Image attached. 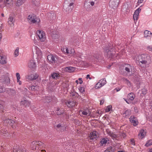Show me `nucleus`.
<instances>
[{"label": "nucleus", "instance_id": "44", "mask_svg": "<svg viewBox=\"0 0 152 152\" xmlns=\"http://www.w3.org/2000/svg\"><path fill=\"white\" fill-rule=\"evenodd\" d=\"M43 145V144L41 142H39L38 141H37V147H38L39 148V147H41V146H42V145Z\"/></svg>", "mask_w": 152, "mask_h": 152}, {"label": "nucleus", "instance_id": "21", "mask_svg": "<svg viewBox=\"0 0 152 152\" xmlns=\"http://www.w3.org/2000/svg\"><path fill=\"white\" fill-rule=\"evenodd\" d=\"M29 89L33 91H37L39 90V87L37 85H33L30 87Z\"/></svg>", "mask_w": 152, "mask_h": 152}, {"label": "nucleus", "instance_id": "5", "mask_svg": "<svg viewBox=\"0 0 152 152\" xmlns=\"http://www.w3.org/2000/svg\"><path fill=\"white\" fill-rule=\"evenodd\" d=\"M129 120L132 124L134 126H136L138 124V121L137 118L134 115L131 116L129 118Z\"/></svg>", "mask_w": 152, "mask_h": 152}, {"label": "nucleus", "instance_id": "34", "mask_svg": "<svg viewBox=\"0 0 152 152\" xmlns=\"http://www.w3.org/2000/svg\"><path fill=\"white\" fill-rule=\"evenodd\" d=\"M108 139L103 138L100 141V143L102 145H103L104 144H105L107 142Z\"/></svg>", "mask_w": 152, "mask_h": 152}, {"label": "nucleus", "instance_id": "49", "mask_svg": "<svg viewBox=\"0 0 152 152\" xmlns=\"http://www.w3.org/2000/svg\"><path fill=\"white\" fill-rule=\"evenodd\" d=\"M106 132H107V133L108 134V135L111 136L113 133V132H112V131H111L109 130H106Z\"/></svg>", "mask_w": 152, "mask_h": 152}, {"label": "nucleus", "instance_id": "16", "mask_svg": "<svg viewBox=\"0 0 152 152\" xmlns=\"http://www.w3.org/2000/svg\"><path fill=\"white\" fill-rule=\"evenodd\" d=\"M39 77V75L37 74H31L28 77V78L31 80H36Z\"/></svg>", "mask_w": 152, "mask_h": 152}, {"label": "nucleus", "instance_id": "52", "mask_svg": "<svg viewBox=\"0 0 152 152\" xmlns=\"http://www.w3.org/2000/svg\"><path fill=\"white\" fill-rule=\"evenodd\" d=\"M147 49L149 51H152V45H149L147 47Z\"/></svg>", "mask_w": 152, "mask_h": 152}, {"label": "nucleus", "instance_id": "7", "mask_svg": "<svg viewBox=\"0 0 152 152\" xmlns=\"http://www.w3.org/2000/svg\"><path fill=\"white\" fill-rule=\"evenodd\" d=\"M36 17L34 14L30 15L28 17V20L33 23H35L36 22Z\"/></svg>", "mask_w": 152, "mask_h": 152}, {"label": "nucleus", "instance_id": "54", "mask_svg": "<svg viewBox=\"0 0 152 152\" xmlns=\"http://www.w3.org/2000/svg\"><path fill=\"white\" fill-rule=\"evenodd\" d=\"M142 94L143 95H145L146 93V89L145 88H143L142 89Z\"/></svg>", "mask_w": 152, "mask_h": 152}, {"label": "nucleus", "instance_id": "53", "mask_svg": "<svg viewBox=\"0 0 152 152\" xmlns=\"http://www.w3.org/2000/svg\"><path fill=\"white\" fill-rule=\"evenodd\" d=\"M66 129V127L62 126L60 130L61 132H62L65 130Z\"/></svg>", "mask_w": 152, "mask_h": 152}, {"label": "nucleus", "instance_id": "48", "mask_svg": "<svg viewBox=\"0 0 152 152\" xmlns=\"http://www.w3.org/2000/svg\"><path fill=\"white\" fill-rule=\"evenodd\" d=\"M131 67L130 65H128L127 67H125V69L126 72H130L129 67Z\"/></svg>", "mask_w": 152, "mask_h": 152}, {"label": "nucleus", "instance_id": "58", "mask_svg": "<svg viewBox=\"0 0 152 152\" xmlns=\"http://www.w3.org/2000/svg\"><path fill=\"white\" fill-rule=\"evenodd\" d=\"M62 126L61 124H58L57 126H56V127L58 128H58H60V129L61 128V127H62Z\"/></svg>", "mask_w": 152, "mask_h": 152}, {"label": "nucleus", "instance_id": "15", "mask_svg": "<svg viewBox=\"0 0 152 152\" xmlns=\"http://www.w3.org/2000/svg\"><path fill=\"white\" fill-rule=\"evenodd\" d=\"M4 123L7 124L8 125L12 126L15 123V121L12 119H7L4 121Z\"/></svg>", "mask_w": 152, "mask_h": 152}, {"label": "nucleus", "instance_id": "46", "mask_svg": "<svg viewBox=\"0 0 152 152\" xmlns=\"http://www.w3.org/2000/svg\"><path fill=\"white\" fill-rule=\"evenodd\" d=\"M45 102L49 103L51 101V99L50 97L47 96L45 97Z\"/></svg>", "mask_w": 152, "mask_h": 152}, {"label": "nucleus", "instance_id": "35", "mask_svg": "<svg viewBox=\"0 0 152 152\" xmlns=\"http://www.w3.org/2000/svg\"><path fill=\"white\" fill-rule=\"evenodd\" d=\"M74 0H66V1L69 4V7L73 6V5L74 4Z\"/></svg>", "mask_w": 152, "mask_h": 152}, {"label": "nucleus", "instance_id": "63", "mask_svg": "<svg viewBox=\"0 0 152 152\" xmlns=\"http://www.w3.org/2000/svg\"><path fill=\"white\" fill-rule=\"evenodd\" d=\"M17 82L18 83L19 85H21L22 84V82L20 80V79H19V80H17Z\"/></svg>", "mask_w": 152, "mask_h": 152}, {"label": "nucleus", "instance_id": "3", "mask_svg": "<svg viewBox=\"0 0 152 152\" xmlns=\"http://www.w3.org/2000/svg\"><path fill=\"white\" fill-rule=\"evenodd\" d=\"M0 2L2 3L1 6L3 7L6 6L9 7L13 4V0H0Z\"/></svg>", "mask_w": 152, "mask_h": 152}, {"label": "nucleus", "instance_id": "36", "mask_svg": "<svg viewBox=\"0 0 152 152\" xmlns=\"http://www.w3.org/2000/svg\"><path fill=\"white\" fill-rule=\"evenodd\" d=\"M151 145H152V140L150 139L147 142L145 146L146 147H148Z\"/></svg>", "mask_w": 152, "mask_h": 152}, {"label": "nucleus", "instance_id": "29", "mask_svg": "<svg viewBox=\"0 0 152 152\" xmlns=\"http://www.w3.org/2000/svg\"><path fill=\"white\" fill-rule=\"evenodd\" d=\"M123 79L125 83L127 84L129 87H130L131 86V84L129 80L125 78H123Z\"/></svg>", "mask_w": 152, "mask_h": 152}, {"label": "nucleus", "instance_id": "9", "mask_svg": "<svg viewBox=\"0 0 152 152\" xmlns=\"http://www.w3.org/2000/svg\"><path fill=\"white\" fill-rule=\"evenodd\" d=\"M36 64L34 59L30 60L28 63V66L31 69H34L36 67Z\"/></svg>", "mask_w": 152, "mask_h": 152}, {"label": "nucleus", "instance_id": "37", "mask_svg": "<svg viewBox=\"0 0 152 152\" xmlns=\"http://www.w3.org/2000/svg\"><path fill=\"white\" fill-rule=\"evenodd\" d=\"M36 52L39 58H41L42 57V53L40 50L39 49L37 50Z\"/></svg>", "mask_w": 152, "mask_h": 152}, {"label": "nucleus", "instance_id": "2", "mask_svg": "<svg viewBox=\"0 0 152 152\" xmlns=\"http://www.w3.org/2000/svg\"><path fill=\"white\" fill-rule=\"evenodd\" d=\"M102 47L104 50V54L106 55L109 58H111L113 56V53L111 52L112 50H113V47H111L109 45L104 46L103 45H102Z\"/></svg>", "mask_w": 152, "mask_h": 152}, {"label": "nucleus", "instance_id": "41", "mask_svg": "<svg viewBox=\"0 0 152 152\" xmlns=\"http://www.w3.org/2000/svg\"><path fill=\"white\" fill-rule=\"evenodd\" d=\"M32 2L35 5L38 6L39 4V0H32Z\"/></svg>", "mask_w": 152, "mask_h": 152}, {"label": "nucleus", "instance_id": "20", "mask_svg": "<svg viewBox=\"0 0 152 152\" xmlns=\"http://www.w3.org/2000/svg\"><path fill=\"white\" fill-rule=\"evenodd\" d=\"M21 104L22 105H23L25 107H27L29 106L30 103L28 100H25L21 101Z\"/></svg>", "mask_w": 152, "mask_h": 152}, {"label": "nucleus", "instance_id": "61", "mask_svg": "<svg viewBox=\"0 0 152 152\" xmlns=\"http://www.w3.org/2000/svg\"><path fill=\"white\" fill-rule=\"evenodd\" d=\"M86 78L87 79H88V78H89V79H91V78L90 77V75L88 74L87 75Z\"/></svg>", "mask_w": 152, "mask_h": 152}, {"label": "nucleus", "instance_id": "30", "mask_svg": "<svg viewBox=\"0 0 152 152\" xmlns=\"http://www.w3.org/2000/svg\"><path fill=\"white\" fill-rule=\"evenodd\" d=\"M144 34L145 37H147L148 36H150V35L152 34V33L150 31L145 30L144 31Z\"/></svg>", "mask_w": 152, "mask_h": 152}, {"label": "nucleus", "instance_id": "4", "mask_svg": "<svg viewBox=\"0 0 152 152\" xmlns=\"http://www.w3.org/2000/svg\"><path fill=\"white\" fill-rule=\"evenodd\" d=\"M37 34L40 40L42 42L45 41V33L42 31L38 30Z\"/></svg>", "mask_w": 152, "mask_h": 152}, {"label": "nucleus", "instance_id": "45", "mask_svg": "<svg viewBox=\"0 0 152 152\" xmlns=\"http://www.w3.org/2000/svg\"><path fill=\"white\" fill-rule=\"evenodd\" d=\"M119 136H121V137L119 138L120 139V140L122 139L123 137V138H124L126 137V135L125 133H121V134H119Z\"/></svg>", "mask_w": 152, "mask_h": 152}, {"label": "nucleus", "instance_id": "56", "mask_svg": "<svg viewBox=\"0 0 152 152\" xmlns=\"http://www.w3.org/2000/svg\"><path fill=\"white\" fill-rule=\"evenodd\" d=\"M77 94V93L76 92H72V93H71V95L72 96H73L75 95H76V94Z\"/></svg>", "mask_w": 152, "mask_h": 152}, {"label": "nucleus", "instance_id": "47", "mask_svg": "<svg viewBox=\"0 0 152 152\" xmlns=\"http://www.w3.org/2000/svg\"><path fill=\"white\" fill-rule=\"evenodd\" d=\"M107 151H110L111 152H113L114 151V149L112 146L109 147L107 149Z\"/></svg>", "mask_w": 152, "mask_h": 152}, {"label": "nucleus", "instance_id": "10", "mask_svg": "<svg viewBox=\"0 0 152 152\" xmlns=\"http://www.w3.org/2000/svg\"><path fill=\"white\" fill-rule=\"evenodd\" d=\"M98 133L96 131H93L90 133L89 135V137L91 140L96 139L98 138Z\"/></svg>", "mask_w": 152, "mask_h": 152}, {"label": "nucleus", "instance_id": "60", "mask_svg": "<svg viewBox=\"0 0 152 152\" xmlns=\"http://www.w3.org/2000/svg\"><path fill=\"white\" fill-rule=\"evenodd\" d=\"M104 102V100L103 99H102L100 100V104H102Z\"/></svg>", "mask_w": 152, "mask_h": 152}, {"label": "nucleus", "instance_id": "1", "mask_svg": "<svg viewBox=\"0 0 152 152\" xmlns=\"http://www.w3.org/2000/svg\"><path fill=\"white\" fill-rule=\"evenodd\" d=\"M136 60L139 62V65L142 67L149 65L151 62L150 56L148 54H142L137 56Z\"/></svg>", "mask_w": 152, "mask_h": 152}, {"label": "nucleus", "instance_id": "50", "mask_svg": "<svg viewBox=\"0 0 152 152\" xmlns=\"http://www.w3.org/2000/svg\"><path fill=\"white\" fill-rule=\"evenodd\" d=\"M131 144L133 145H135V141L133 139H131L130 140Z\"/></svg>", "mask_w": 152, "mask_h": 152}, {"label": "nucleus", "instance_id": "28", "mask_svg": "<svg viewBox=\"0 0 152 152\" xmlns=\"http://www.w3.org/2000/svg\"><path fill=\"white\" fill-rule=\"evenodd\" d=\"M146 135V132L143 129H141L140 131V133L138 134L139 136H141L144 137Z\"/></svg>", "mask_w": 152, "mask_h": 152}, {"label": "nucleus", "instance_id": "32", "mask_svg": "<svg viewBox=\"0 0 152 152\" xmlns=\"http://www.w3.org/2000/svg\"><path fill=\"white\" fill-rule=\"evenodd\" d=\"M65 69L66 70L68 71L69 72H70L74 71L75 70L74 67L72 66L67 67L65 68Z\"/></svg>", "mask_w": 152, "mask_h": 152}, {"label": "nucleus", "instance_id": "38", "mask_svg": "<svg viewBox=\"0 0 152 152\" xmlns=\"http://www.w3.org/2000/svg\"><path fill=\"white\" fill-rule=\"evenodd\" d=\"M19 48L17 47L15 51L14 54L15 57H16L18 56L19 54Z\"/></svg>", "mask_w": 152, "mask_h": 152}, {"label": "nucleus", "instance_id": "8", "mask_svg": "<svg viewBox=\"0 0 152 152\" xmlns=\"http://www.w3.org/2000/svg\"><path fill=\"white\" fill-rule=\"evenodd\" d=\"M114 0H110L109 2V6L111 7L113 9H115L118 7L119 2H115Z\"/></svg>", "mask_w": 152, "mask_h": 152}, {"label": "nucleus", "instance_id": "6", "mask_svg": "<svg viewBox=\"0 0 152 152\" xmlns=\"http://www.w3.org/2000/svg\"><path fill=\"white\" fill-rule=\"evenodd\" d=\"M0 80L1 82H4L7 85L9 84L10 83V79L9 77L6 75H3L0 77Z\"/></svg>", "mask_w": 152, "mask_h": 152}, {"label": "nucleus", "instance_id": "31", "mask_svg": "<svg viewBox=\"0 0 152 152\" xmlns=\"http://www.w3.org/2000/svg\"><path fill=\"white\" fill-rule=\"evenodd\" d=\"M24 2V0H17L16 5L18 6H20Z\"/></svg>", "mask_w": 152, "mask_h": 152}, {"label": "nucleus", "instance_id": "17", "mask_svg": "<svg viewBox=\"0 0 152 152\" xmlns=\"http://www.w3.org/2000/svg\"><path fill=\"white\" fill-rule=\"evenodd\" d=\"M106 81L105 78L102 79L100 80L99 82L96 84V86H97L98 84H101V86L98 87L99 88H100L106 84Z\"/></svg>", "mask_w": 152, "mask_h": 152}, {"label": "nucleus", "instance_id": "33", "mask_svg": "<svg viewBox=\"0 0 152 152\" xmlns=\"http://www.w3.org/2000/svg\"><path fill=\"white\" fill-rule=\"evenodd\" d=\"M64 110L61 109H60L58 108L57 110L56 113L58 115H60L63 114L64 113Z\"/></svg>", "mask_w": 152, "mask_h": 152}, {"label": "nucleus", "instance_id": "39", "mask_svg": "<svg viewBox=\"0 0 152 152\" xmlns=\"http://www.w3.org/2000/svg\"><path fill=\"white\" fill-rule=\"evenodd\" d=\"M51 76L53 78L57 79L58 77V74L56 73H53L51 74Z\"/></svg>", "mask_w": 152, "mask_h": 152}, {"label": "nucleus", "instance_id": "42", "mask_svg": "<svg viewBox=\"0 0 152 152\" xmlns=\"http://www.w3.org/2000/svg\"><path fill=\"white\" fill-rule=\"evenodd\" d=\"M112 106L111 105H108L107 107L105 109V111L106 112H109Z\"/></svg>", "mask_w": 152, "mask_h": 152}, {"label": "nucleus", "instance_id": "19", "mask_svg": "<svg viewBox=\"0 0 152 152\" xmlns=\"http://www.w3.org/2000/svg\"><path fill=\"white\" fill-rule=\"evenodd\" d=\"M135 97V94L133 93H130L127 95V98L130 101H133Z\"/></svg>", "mask_w": 152, "mask_h": 152}, {"label": "nucleus", "instance_id": "43", "mask_svg": "<svg viewBox=\"0 0 152 152\" xmlns=\"http://www.w3.org/2000/svg\"><path fill=\"white\" fill-rule=\"evenodd\" d=\"M79 90V91L81 93H83V92H85V88L81 86H80Z\"/></svg>", "mask_w": 152, "mask_h": 152}, {"label": "nucleus", "instance_id": "40", "mask_svg": "<svg viewBox=\"0 0 152 152\" xmlns=\"http://www.w3.org/2000/svg\"><path fill=\"white\" fill-rule=\"evenodd\" d=\"M59 37V35L57 33L53 34L52 35V38L55 39H58Z\"/></svg>", "mask_w": 152, "mask_h": 152}, {"label": "nucleus", "instance_id": "55", "mask_svg": "<svg viewBox=\"0 0 152 152\" xmlns=\"http://www.w3.org/2000/svg\"><path fill=\"white\" fill-rule=\"evenodd\" d=\"M124 100L128 104H130L131 103V101L129 99H125Z\"/></svg>", "mask_w": 152, "mask_h": 152}, {"label": "nucleus", "instance_id": "62", "mask_svg": "<svg viewBox=\"0 0 152 152\" xmlns=\"http://www.w3.org/2000/svg\"><path fill=\"white\" fill-rule=\"evenodd\" d=\"M121 89V88H115V90L117 92H118L120 91Z\"/></svg>", "mask_w": 152, "mask_h": 152}, {"label": "nucleus", "instance_id": "57", "mask_svg": "<svg viewBox=\"0 0 152 152\" xmlns=\"http://www.w3.org/2000/svg\"><path fill=\"white\" fill-rule=\"evenodd\" d=\"M148 121L152 122V117H150L148 118Z\"/></svg>", "mask_w": 152, "mask_h": 152}, {"label": "nucleus", "instance_id": "27", "mask_svg": "<svg viewBox=\"0 0 152 152\" xmlns=\"http://www.w3.org/2000/svg\"><path fill=\"white\" fill-rule=\"evenodd\" d=\"M6 91V88L4 87L3 84L0 83V93H2Z\"/></svg>", "mask_w": 152, "mask_h": 152}, {"label": "nucleus", "instance_id": "22", "mask_svg": "<svg viewBox=\"0 0 152 152\" xmlns=\"http://www.w3.org/2000/svg\"><path fill=\"white\" fill-rule=\"evenodd\" d=\"M80 111L82 114L84 115H89L90 114L89 110L88 109H86L83 110H81Z\"/></svg>", "mask_w": 152, "mask_h": 152}, {"label": "nucleus", "instance_id": "59", "mask_svg": "<svg viewBox=\"0 0 152 152\" xmlns=\"http://www.w3.org/2000/svg\"><path fill=\"white\" fill-rule=\"evenodd\" d=\"M79 81V83L80 84H81L83 83V81L82 80V78H79L78 79Z\"/></svg>", "mask_w": 152, "mask_h": 152}, {"label": "nucleus", "instance_id": "25", "mask_svg": "<svg viewBox=\"0 0 152 152\" xmlns=\"http://www.w3.org/2000/svg\"><path fill=\"white\" fill-rule=\"evenodd\" d=\"M131 111L130 109L127 110H126L124 113V114L125 115V117L126 118L129 116L131 115Z\"/></svg>", "mask_w": 152, "mask_h": 152}, {"label": "nucleus", "instance_id": "24", "mask_svg": "<svg viewBox=\"0 0 152 152\" xmlns=\"http://www.w3.org/2000/svg\"><path fill=\"white\" fill-rule=\"evenodd\" d=\"M73 8V6L69 7V5L68 6V7H64V10L66 12H71Z\"/></svg>", "mask_w": 152, "mask_h": 152}, {"label": "nucleus", "instance_id": "14", "mask_svg": "<svg viewBox=\"0 0 152 152\" xmlns=\"http://www.w3.org/2000/svg\"><path fill=\"white\" fill-rule=\"evenodd\" d=\"M7 63L6 57L5 55L0 56V63L4 64Z\"/></svg>", "mask_w": 152, "mask_h": 152}, {"label": "nucleus", "instance_id": "23", "mask_svg": "<svg viewBox=\"0 0 152 152\" xmlns=\"http://www.w3.org/2000/svg\"><path fill=\"white\" fill-rule=\"evenodd\" d=\"M15 22V19L14 17L13 16H10L8 18V23L9 24H13Z\"/></svg>", "mask_w": 152, "mask_h": 152}, {"label": "nucleus", "instance_id": "13", "mask_svg": "<svg viewBox=\"0 0 152 152\" xmlns=\"http://www.w3.org/2000/svg\"><path fill=\"white\" fill-rule=\"evenodd\" d=\"M66 104L69 108H72L76 104V102L74 101H69L66 102Z\"/></svg>", "mask_w": 152, "mask_h": 152}, {"label": "nucleus", "instance_id": "51", "mask_svg": "<svg viewBox=\"0 0 152 152\" xmlns=\"http://www.w3.org/2000/svg\"><path fill=\"white\" fill-rule=\"evenodd\" d=\"M16 76L17 78V80H19V79H20V74L18 73L17 72L16 74Z\"/></svg>", "mask_w": 152, "mask_h": 152}, {"label": "nucleus", "instance_id": "18", "mask_svg": "<svg viewBox=\"0 0 152 152\" xmlns=\"http://www.w3.org/2000/svg\"><path fill=\"white\" fill-rule=\"evenodd\" d=\"M37 141H33L31 144V146L32 150L35 149L37 150L39 149V148L37 147Z\"/></svg>", "mask_w": 152, "mask_h": 152}, {"label": "nucleus", "instance_id": "64", "mask_svg": "<svg viewBox=\"0 0 152 152\" xmlns=\"http://www.w3.org/2000/svg\"><path fill=\"white\" fill-rule=\"evenodd\" d=\"M134 110L135 112L136 113H138V110L137 109V107H134Z\"/></svg>", "mask_w": 152, "mask_h": 152}, {"label": "nucleus", "instance_id": "11", "mask_svg": "<svg viewBox=\"0 0 152 152\" xmlns=\"http://www.w3.org/2000/svg\"><path fill=\"white\" fill-rule=\"evenodd\" d=\"M47 58L48 60L51 63H55L56 61V58L52 54L48 55Z\"/></svg>", "mask_w": 152, "mask_h": 152}, {"label": "nucleus", "instance_id": "26", "mask_svg": "<svg viewBox=\"0 0 152 152\" xmlns=\"http://www.w3.org/2000/svg\"><path fill=\"white\" fill-rule=\"evenodd\" d=\"M113 139H115L117 140H120V139L119 138V135L118 134H116L113 133L111 136H110Z\"/></svg>", "mask_w": 152, "mask_h": 152}, {"label": "nucleus", "instance_id": "12", "mask_svg": "<svg viewBox=\"0 0 152 152\" xmlns=\"http://www.w3.org/2000/svg\"><path fill=\"white\" fill-rule=\"evenodd\" d=\"M141 10V9L138 8L135 11L133 15V18L134 20H137L138 19V15Z\"/></svg>", "mask_w": 152, "mask_h": 152}]
</instances>
